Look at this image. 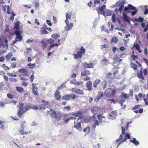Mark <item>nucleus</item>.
Returning a JSON list of instances; mask_svg holds the SVG:
<instances>
[{
	"instance_id": "1",
	"label": "nucleus",
	"mask_w": 148,
	"mask_h": 148,
	"mask_svg": "<svg viewBox=\"0 0 148 148\" xmlns=\"http://www.w3.org/2000/svg\"><path fill=\"white\" fill-rule=\"evenodd\" d=\"M51 37L53 39L50 38L48 40V42L50 45L49 49V50L54 47L59 46L61 44L59 38L60 37L59 35L57 34H52Z\"/></svg>"
},
{
	"instance_id": "2",
	"label": "nucleus",
	"mask_w": 148,
	"mask_h": 148,
	"mask_svg": "<svg viewBox=\"0 0 148 148\" xmlns=\"http://www.w3.org/2000/svg\"><path fill=\"white\" fill-rule=\"evenodd\" d=\"M49 112H50V114L51 117L56 122H58L62 119L63 115L61 112H56L54 110L52 109H50L49 111H47V115L49 114Z\"/></svg>"
},
{
	"instance_id": "3",
	"label": "nucleus",
	"mask_w": 148,
	"mask_h": 148,
	"mask_svg": "<svg viewBox=\"0 0 148 148\" xmlns=\"http://www.w3.org/2000/svg\"><path fill=\"white\" fill-rule=\"evenodd\" d=\"M22 33L21 30H15L14 32V34L16 35L15 39L13 41L12 44H14L17 42L21 41L23 37L21 35V33Z\"/></svg>"
},
{
	"instance_id": "4",
	"label": "nucleus",
	"mask_w": 148,
	"mask_h": 148,
	"mask_svg": "<svg viewBox=\"0 0 148 148\" xmlns=\"http://www.w3.org/2000/svg\"><path fill=\"white\" fill-rule=\"evenodd\" d=\"M116 90L109 88L106 89L104 92V95L107 97H114L116 94Z\"/></svg>"
},
{
	"instance_id": "5",
	"label": "nucleus",
	"mask_w": 148,
	"mask_h": 148,
	"mask_svg": "<svg viewBox=\"0 0 148 148\" xmlns=\"http://www.w3.org/2000/svg\"><path fill=\"white\" fill-rule=\"evenodd\" d=\"M132 10L134 11H132L131 13V15L132 16H134L138 12V10L135 7H134L131 4L128 5L127 7H125L124 9V11L125 12L127 11V12H130L128 10Z\"/></svg>"
},
{
	"instance_id": "6",
	"label": "nucleus",
	"mask_w": 148,
	"mask_h": 148,
	"mask_svg": "<svg viewBox=\"0 0 148 148\" xmlns=\"http://www.w3.org/2000/svg\"><path fill=\"white\" fill-rule=\"evenodd\" d=\"M125 3V0H122L121 1H118L116 3V5L117 7H119V9L116 8L115 9V11L116 12H118L119 11L120 13L122 12L123 8L124 7V4Z\"/></svg>"
},
{
	"instance_id": "7",
	"label": "nucleus",
	"mask_w": 148,
	"mask_h": 148,
	"mask_svg": "<svg viewBox=\"0 0 148 148\" xmlns=\"http://www.w3.org/2000/svg\"><path fill=\"white\" fill-rule=\"evenodd\" d=\"M80 49L81 51H78L76 54H74V58L75 59L82 58L83 54H84L85 53L86 50L83 46H81Z\"/></svg>"
},
{
	"instance_id": "8",
	"label": "nucleus",
	"mask_w": 148,
	"mask_h": 148,
	"mask_svg": "<svg viewBox=\"0 0 148 148\" xmlns=\"http://www.w3.org/2000/svg\"><path fill=\"white\" fill-rule=\"evenodd\" d=\"M76 97V96L73 93L71 94H67L63 96L62 97V100L66 101H69L71 99H75Z\"/></svg>"
},
{
	"instance_id": "9",
	"label": "nucleus",
	"mask_w": 148,
	"mask_h": 148,
	"mask_svg": "<svg viewBox=\"0 0 148 148\" xmlns=\"http://www.w3.org/2000/svg\"><path fill=\"white\" fill-rule=\"evenodd\" d=\"M119 73L118 70H116L112 74L111 72H108L106 75V79H110L112 80L115 78L116 74Z\"/></svg>"
},
{
	"instance_id": "10",
	"label": "nucleus",
	"mask_w": 148,
	"mask_h": 148,
	"mask_svg": "<svg viewBox=\"0 0 148 148\" xmlns=\"http://www.w3.org/2000/svg\"><path fill=\"white\" fill-rule=\"evenodd\" d=\"M132 110L136 113H142L143 111V109L142 108H140V106L138 105H136L133 107L132 108Z\"/></svg>"
},
{
	"instance_id": "11",
	"label": "nucleus",
	"mask_w": 148,
	"mask_h": 148,
	"mask_svg": "<svg viewBox=\"0 0 148 148\" xmlns=\"http://www.w3.org/2000/svg\"><path fill=\"white\" fill-rule=\"evenodd\" d=\"M38 88L36 86L35 84H32V90L33 94L36 96H38L39 93L37 91Z\"/></svg>"
},
{
	"instance_id": "12",
	"label": "nucleus",
	"mask_w": 148,
	"mask_h": 148,
	"mask_svg": "<svg viewBox=\"0 0 148 148\" xmlns=\"http://www.w3.org/2000/svg\"><path fill=\"white\" fill-rule=\"evenodd\" d=\"M71 90L72 92L79 95H82L84 94V92L82 90L77 88H72Z\"/></svg>"
},
{
	"instance_id": "13",
	"label": "nucleus",
	"mask_w": 148,
	"mask_h": 148,
	"mask_svg": "<svg viewBox=\"0 0 148 148\" xmlns=\"http://www.w3.org/2000/svg\"><path fill=\"white\" fill-rule=\"evenodd\" d=\"M82 65L84 67L86 68H93L94 67L92 63H88L86 62H85L82 63Z\"/></svg>"
},
{
	"instance_id": "14",
	"label": "nucleus",
	"mask_w": 148,
	"mask_h": 148,
	"mask_svg": "<svg viewBox=\"0 0 148 148\" xmlns=\"http://www.w3.org/2000/svg\"><path fill=\"white\" fill-rule=\"evenodd\" d=\"M3 77L5 80L7 82L8 81L9 79L11 82H15L18 81L17 79L15 78H9L8 79L7 76L5 75H3Z\"/></svg>"
},
{
	"instance_id": "15",
	"label": "nucleus",
	"mask_w": 148,
	"mask_h": 148,
	"mask_svg": "<svg viewBox=\"0 0 148 148\" xmlns=\"http://www.w3.org/2000/svg\"><path fill=\"white\" fill-rule=\"evenodd\" d=\"M18 72L22 74V75L26 76L28 74V71L24 68H21L18 70Z\"/></svg>"
},
{
	"instance_id": "16",
	"label": "nucleus",
	"mask_w": 148,
	"mask_h": 148,
	"mask_svg": "<svg viewBox=\"0 0 148 148\" xmlns=\"http://www.w3.org/2000/svg\"><path fill=\"white\" fill-rule=\"evenodd\" d=\"M130 139V135L127 133H126L124 136V138L122 141L119 142L117 147V148L119 145L123 142H125L127 139Z\"/></svg>"
},
{
	"instance_id": "17",
	"label": "nucleus",
	"mask_w": 148,
	"mask_h": 148,
	"mask_svg": "<svg viewBox=\"0 0 148 148\" xmlns=\"http://www.w3.org/2000/svg\"><path fill=\"white\" fill-rule=\"evenodd\" d=\"M54 96L55 99L58 101H60L61 98V96L60 95V93L59 91H57L55 92L54 94Z\"/></svg>"
},
{
	"instance_id": "18",
	"label": "nucleus",
	"mask_w": 148,
	"mask_h": 148,
	"mask_svg": "<svg viewBox=\"0 0 148 148\" xmlns=\"http://www.w3.org/2000/svg\"><path fill=\"white\" fill-rule=\"evenodd\" d=\"M133 47L138 51L139 53H141L142 52V50L141 49L140 46L139 44L134 42V44Z\"/></svg>"
},
{
	"instance_id": "19",
	"label": "nucleus",
	"mask_w": 148,
	"mask_h": 148,
	"mask_svg": "<svg viewBox=\"0 0 148 148\" xmlns=\"http://www.w3.org/2000/svg\"><path fill=\"white\" fill-rule=\"evenodd\" d=\"M70 83L71 84H74L75 86H78L79 85H82L83 82H77L75 79L71 80Z\"/></svg>"
},
{
	"instance_id": "20",
	"label": "nucleus",
	"mask_w": 148,
	"mask_h": 148,
	"mask_svg": "<svg viewBox=\"0 0 148 148\" xmlns=\"http://www.w3.org/2000/svg\"><path fill=\"white\" fill-rule=\"evenodd\" d=\"M97 117L100 122L101 123L106 122L105 118L104 116H102L101 115H97Z\"/></svg>"
},
{
	"instance_id": "21",
	"label": "nucleus",
	"mask_w": 148,
	"mask_h": 148,
	"mask_svg": "<svg viewBox=\"0 0 148 148\" xmlns=\"http://www.w3.org/2000/svg\"><path fill=\"white\" fill-rule=\"evenodd\" d=\"M90 74V72L89 71L86 70L84 71L81 73V75L82 76H83L89 75Z\"/></svg>"
},
{
	"instance_id": "22",
	"label": "nucleus",
	"mask_w": 148,
	"mask_h": 148,
	"mask_svg": "<svg viewBox=\"0 0 148 148\" xmlns=\"http://www.w3.org/2000/svg\"><path fill=\"white\" fill-rule=\"evenodd\" d=\"M74 127L79 131H82V129L80 123H77L76 124L74 125Z\"/></svg>"
},
{
	"instance_id": "23",
	"label": "nucleus",
	"mask_w": 148,
	"mask_h": 148,
	"mask_svg": "<svg viewBox=\"0 0 148 148\" xmlns=\"http://www.w3.org/2000/svg\"><path fill=\"white\" fill-rule=\"evenodd\" d=\"M116 115V111H112L111 112V114L109 115V116L112 117V118H110V119H115Z\"/></svg>"
},
{
	"instance_id": "24",
	"label": "nucleus",
	"mask_w": 148,
	"mask_h": 148,
	"mask_svg": "<svg viewBox=\"0 0 148 148\" xmlns=\"http://www.w3.org/2000/svg\"><path fill=\"white\" fill-rule=\"evenodd\" d=\"M92 82L91 81H88L86 83V85L88 90H90L92 89Z\"/></svg>"
},
{
	"instance_id": "25",
	"label": "nucleus",
	"mask_w": 148,
	"mask_h": 148,
	"mask_svg": "<svg viewBox=\"0 0 148 148\" xmlns=\"http://www.w3.org/2000/svg\"><path fill=\"white\" fill-rule=\"evenodd\" d=\"M42 102L43 103V104H41L39 107V110H40L45 109L46 108V104L47 103L46 101L44 100H42Z\"/></svg>"
},
{
	"instance_id": "26",
	"label": "nucleus",
	"mask_w": 148,
	"mask_h": 148,
	"mask_svg": "<svg viewBox=\"0 0 148 148\" xmlns=\"http://www.w3.org/2000/svg\"><path fill=\"white\" fill-rule=\"evenodd\" d=\"M12 56V52H9L5 56V58L6 61H10Z\"/></svg>"
},
{
	"instance_id": "27",
	"label": "nucleus",
	"mask_w": 148,
	"mask_h": 148,
	"mask_svg": "<svg viewBox=\"0 0 148 148\" xmlns=\"http://www.w3.org/2000/svg\"><path fill=\"white\" fill-rule=\"evenodd\" d=\"M99 95L97 96V97H96L95 99V101L97 102L100 99H101L102 97L103 96V92H99Z\"/></svg>"
},
{
	"instance_id": "28",
	"label": "nucleus",
	"mask_w": 148,
	"mask_h": 148,
	"mask_svg": "<svg viewBox=\"0 0 148 148\" xmlns=\"http://www.w3.org/2000/svg\"><path fill=\"white\" fill-rule=\"evenodd\" d=\"M137 77L140 79L144 80V78L143 75L142 71L141 69L140 72L137 74Z\"/></svg>"
},
{
	"instance_id": "29",
	"label": "nucleus",
	"mask_w": 148,
	"mask_h": 148,
	"mask_svg": "<svg viewBox=\"0 0 148 148\" xmlns=\"http://www.w3.org/2000/svg\"><path fill=\"white\" fill-rule=\"evenodd\" d=\"M16 89L18 92L22 93L24 91V90L23 88L21 87L16 86Z\"/></svg>"
},
{
	"instance_id": "30",
	"label": "nucleus",
	"mask_w": 148,
	"mask_h": 148,
	"mask_svg": "<svg viewBox=\"0 0 148 148\" xmlns=\"http://www.w3.org/2000/svg\"><path fill=\"white\" fill-rule=\"evenodd\" d=\"M25 111L18 110L17 113V115L19 118H21L22 115L25 112Z\"/></svg>"
},
{
	"instance_id": "31",
	"label": "nucleus",
	"mask_w": 148,
	"mask_h": 148,
	"mask_svg": "<svg viewBox=\"0 0 148 148\" xmlns=\"http://www.w3.org/2000/svg\"><path fill=\"white\" fill-rule=\"evenodd\" d=\"M73 23H71L66 25V26L65 27V29L66 31L69 30L73 27Z\"/></svg>"
},
{
	"instance_id": "32",
	"label": "nucleus",
	"mask_w": 148,
	"mask_h": 148,
	"mask_svg": "<svg viewBox=\"0 0 148 148\" xmlns=\"http://www.w3.org/2000/svg\"><path fill=\"white\" fill-rule=\"evenodd\" d=\"M83 113L81 111H79L76 112H72V115L75 116V117H77L80 116L81 114Z\"/></svg>"
},
{
	"instance_id": "33",
	"label": "nucleus",
	"mask_w": 148,
	"mask_h": 148,
	"mask_svg": "<svg viewBox=\"0 0 148 148\" xmlns=\"http://www.w3.org/2000/svg\"><path fill=\"white\" fill-rule=\"evenodd\" d=\"M100 82V80L99 79H97L95 80L93 82V86L94 88H96L98 84Z\"/></svg>"
},
{
	"instance_id": "34",
	"label": "nucleus",
	"mask_w": 148,
	"mask_h": 148,
	"mask_svg": "<svg viewBox=\"0 0 148 148\" xmlns=\"http://www.w3.org/2000/svg\"><path fill=\"white\" fill-rule=\"evenodd\" d=\"M136 140V139L135 138H133V140H130V141L133 143L134 144L136 145H139V142Z\"/></svg>"
},
{
	"instance_id": "35",
	"label": "nucleus",
	"mask_w": 148,
	"mask_h": 148,
	"mask_svg": "<svg viewBox=\"0 0 148 148\" xmlns=\"http://www.w3.org/2000/svg\"><path fill=\"white\" fill-rule=\"evenodd\" d=\"M130 65L131 68L134 70H136L137 69V66L136 64L131 62L130 63Z\"/></svg>"
},
{
	"instance_id": "36",
	"label": "nucleus",
	"mask_w": 148,
	"mask_h": 148,
	"mask_svg": "<svg viewBox=\"0 0 148 148\" xmlns=\"http://www.w3.org/2000/svg\"><path fill=\"white\" fill-rule=\"evenodd\" d=\"M124 54H117L116 55L114 58V60H116L119 58H121Z\"/></svg>"
},
{
	"instance_id": "37",
	"label": "nucleus",
	"mask_w": 148,
	"mask_h": 148,
	"mask_svg": "<svg viewBox=\"0 0 148 148\" xmlns=\"http://www.w3.org/2000/svg\"><path fill=\"white\" fill-rule=\"evenodd\" d=\"M94 124L92 126V128H93L95 129L96 127V126H99V123L98 121L97 120H95L94 121Z\"/></svg>"
},
{
	"instance_id": "38",
	"label": "nucleus",
	"mask_w": 148,
	"mask_h": 148,
	"mask_svg": "<svg viewBox=\"0 0 148 148\" xmlns=\"http://www.w3.org/2000/svg\"><path fill=\"white\" fill-rule=\"evenodd\" d=\"M48 32L46 31V29L43 28H40V34H47Z\"/></svg>"
},
{
	"instance_id": "39",
	"label": "nucleus",
	"mask_w": 148,
	"mask_h": 148,
	"mask_svg": "<svg viewBox=\"0 0 148 148\" xmlns=\"http://www.w3.org/2000/svg\"><path fill=\"white\" fill-rule=\"evenodd\" d=\"M14 29L17 30L19 29L20 28L19 21H17L16 22L15 24V26H14Z\"/></svg>"
},
{
	"instance_id": "40",
	"label": "nucleus",
	"mask_w": 148,
	"mask_h": 148,
	"mask_svg": "<svg viewBox=\"0 0 148 148\" xmlns=\"http://www.w3.org/2000/svg\"><path fill=\"white\" fill-rule=\"evenodd\" d=\"M19 106V109L18 110L20 111H24V108H23V103H20L19 105L17 106V107Z\"/></svg>"
},
{
	"instance_id": "41",
	"label": "nucleus",
	"mask_w": 148,
	"mask_h": 148,
	"mask_svg": "<svg viewBox=\"0 0 148 148\" xmlns=\"http://www.w3.org/2000/svg\"><path fill=\"white\" fill-rule=\"evenodd\" d=\"M101 62L103 64L107 65L109 63V60L105 58H104L101 60Z\"/></svg>"
},
{
	"instance_id": "42",
	"label": "nucleus",
	"mask_w": 148,
	"mask_h": 148,
	"mask_svg": "<svg viewBox=\"0 0 148 148\" xmlns=\"http://www.w3.org/2000/svg\"><path fill=\"white\" fill-rule=\"evenodd\" d=\"M71 107L70 106H65L63 107V110L64 111H69L71 110Z\"/></svg>"
},
{
	"instance_id": "43",
	"label": "nucleus",
	"mask_w": 148,
	"mask_h": 148,
	"mask_svg": "<svg viewBox=\"0 0 148 148\" xmlns=\"http://www.w3.org/2000/svg\"><path fill=\"white\" fill-rule=\"evenodd\" d=\"M7 75L10 77H16L17 76L16 74H12V73H7Z\"/></svg>"
},
{
	"instance_id": "44",
	"label": "nucleus",
	"mask_w": 148,
	"mask_h": 148,
	"mask_svg": "<svg viewBox=\"0 0 148 148\" xmlns=\"http://www.w3.org/2000/svg\"><path fill=\"white\" fill-rule=\"evenodd\" d=\"M21 130H19V132L21 135H25L28 134L27 132H25L24 131V129H20Z\"/></svg>"
},
{
	"instance_id": "45",
	"label": "nucleus",
	"mask_w": 148,
	"mask_h": 148,
	"mask_svg": "<svg viewBox=\"0 0 148 148\" xmlns=\"http://www.w3.org/2000/svg\"><path fill=\"white\" fill-rule=\"evenodd\" d=\"M118 41V39L115 36H114L111 39V42H114V43H116Z\"/></svg>"
},
{
	"instance_id": "46",
	"label": "nucleus",
	"mask_w": 148,
	"mask_h": 148,
	"mask_svg": "<svg viewBox=\"0 0 148 148\" xmlns=\"http://www.w3.org/2000/svg\"><path fill=\"white\" fill-rule=\"evenodd\" d=\"M90 128L89 127H88L85 128L83 130V132H86L87 134L90 131Z\"/></svg>"
},
{
	"instance_id": "47",
	"label": "nucleus",
	"mask_w": 148,
	"mask_h": 148,
	"mask_svg": "<svg viewBox=\"0 0 148 148\" xmlns=\"http://www.w3.org/2000/svg\"><path fill=\"white\" fill-rule=\"evenodd\" d=\"M66 18L68 19H70L71 17L72 13L71 12H69L68 13H66Z\"/></svg>"
},
{
	"instance_id": "48",
	"label": "nucleus",
	"mask_w": 148,
	"mask_h": 148,
	"mask_svg": "<svg viewBox=\"0 0 148 148\" xmlns=\"http://www.w3.org/2000/svg\"><path fill=\"white\" fill-rule=\"evenodd\" d=\"M16 62H12V63L10 66V68H11V69H14L16 68Z\"/></svg>"
},
{
	"instance_id": "49",
	"label": "nucleus",
	"mask_w": 148,
	"mask_h": 148,
	"mask_svg": "<svg viewBox=\"0 0 148 148\" xmlns=\"http://www.w3.org/2000/svg\"><path fill=\"white\" fill-rule=\"evenodd\" d=\"M66 87V85L64 83L62 84L58 88L57 90L59 91V89H62L63 88H65Z\"/></svg>"
},
{
	"instance_id": "50",
	"label": "nucleus",
	"mask_w": 148,
	"mask_h": 148,
	"mask_svg": "<svg viewBox=\"0 0 148 148\" xmlns=\"http://www.w3.org/2000/svg\"><path fill=\"white\" fill-rule=\"evenodd\" d=\"M11 14V15L10 17V19L11 21H13L14 19V17L15 16L16 14L13 11L12 12Z\"/></svg>"
},
{
	"instance_id": "51",
	"label": "nucleus",
	"mask_w": 148,
	"mask_h": 148,
	"mask_svg": "<svg viewBox=\"0 0 148 148\" xmlns=\"http://www.w3.org/2000/svg\"><path fill=\"white\" fill-rule=\"evenodd\" d=\"M27 65L28 66L30 67V68L31 69H33L36 66L35 63L32 64L31 63H29Z\"/></svg>"
},
{
	"instance_id": "52",
	"label": "nucleus",
	"mask_w": 148,
	"mask_h": 148,
	"mask_svg": "<svg viewBox=\"0 0 148 148\" xmlns=\"http://www.w3.org/2000/svg\"><path fill=\"white\" fill-rule=\"evenodd\" d=\"M25 124V121H23L21 125L20 129H24Z\"/></svg>"
},
{
	"instance_id": "53",
	"label": "nucleus",
	"mask_w": 148,
	"mask_h": 148,
	"mask_svg": "<svg viewBox=\"0 0 148 148\" xmlns=\"http://www.w3.org/2000/svg\"><path fill=\"white\" fill-rule=\"evenodd\" d=\"M125 101V100L124 99H121L119 101V103L121 105V106H123V103Z\"/></svg>"
},
{
	"instance_id": "54",
	"label": "nucleus",
	"mask_w": 148,
	"mask_h": 148,
	"mask_svg": "<svg viewBox=\"0 0 148 148\" xmlns=\"http://www.w3.org/2000/svg\"><path fill=\"white\" fill-rule=\"evenodd\" d=\"M18 76L19 77H20L19 78V79L22 81H27V79L25 78V77H21V75H18Z\"/></svg>"
},
{
	"instance_id": "55",
	"label": "nucleus",
	"mask_w": 148,
	"mask_h": 148,
	"mask_svg": "<svg viewBox=\"0 0 148 148\" xmlns=\"http://www.w3.org/2000/svg\"><path fill=\"white\" fill-rule=\"evenodd\" d=\"M135 20L136 21H139L140 22H142L144 20L143 18L141 17H139L138 19L135 18Z\"/></svg>"
},
{
	"instance_id": "56",
	"label": "nucleus",
	"mask_w": 148,
	"mask_h": 148,
	"mask_svg": "<svg viewBox=\"0 0 148 148\" xmlns=\"http://www.w3.org/2000/svg\"><path fill=\"white\" fill-rule=\"evenodd\" d=\"M112 20L113 22L115 23L116 22L115 15L114 13H113L112 15Z\"/></svg>"
},
{
	"instance_id": "57",
	"label": "nucleus",
	"mask_w": 148,
	"mask_h": 148,
	"mask_svg": "<svg viewBox=\"0 0 148 148\" xmlns=\"http://www.w3.org/2000/svg\"><path fill=\"white\" fill-rule=\"evenodd\" d=\"M123 16L124 20L127 21V22L129 21V18L127 15H125V14L123 13Z\"/></svg>"
},
{
	"instance_id": "58",
	"label": "nucleus",
	"mask_w": 148,
	"mask_h": 148,
	"mask_svg": "<svg viewBox=\"0 0 148 148\" xmlns=\"http://www.w3.org/2000/svg\"><path fill=\"white\" fill-rule=\"evenodd\" d=\"M147 98H145L144 101L145 103V105L146 106L148 105V94L147 95Z\"/></svg>"
},
{
	"instance_id": "59",
	"label": "nucleus",
	"mask_w": 148,
	"mask_h": 148,
	"mask_svg": "<svg viewBox=\"0 0 148 148\" xmlns=\"http://www.w3.org/2000/svg\"><path fill=\"white\" fill-rule=\"evenodd\" d=\"M144 53L145 55L147 56H148V53L147 52V47L144 49Z\"/></svg>"
},
{
	"instance_id": "60",
	"label": "nucleus",
	"mask_w": 148,
	"mask_h": 148,
	"mask_svg": "<svg viewBox=\"0 0 148 148\" xmlns=\"http://www.w3.org/2000/svg\"><path fill=\"white\" fill-rule=\"evenodd\" d=\"M121 131H122V134L124 135L125 134V130L124 127L123 126H121Z\"/></svg>"
},
{
	"instance_id": "61",
	"label": "nucleus",
	"mask_w": 148,
	"mask_h": 148,
	"mask_svg": "<svg viewBox=\"0 0 148 148\" xmlns=\"http://www.w3.org/2000/svg\"><path fill=\"white\" fill-rule=\"evenodd\" d=\"M11 9L10 7V6L9 5H8L7 6V13L8 14H11Z\"/></svg>"
},
{
	"instance_id": "62",
	"label": "nucleus",
	"mask_w": 148,
	"mask_h": 148,
	"mask_svg": "<svg viewBox=\"0 0 148 148\" xmlns=\"http://www.w3.org/2000/svg\"><path fill=\"white\" fill-rule=\"evenodd\" d=\"M93 1L95 6L97 4H99L100 3L99 0H94Z\"/></svg>"
},
{
	"instance_id": "63",
	"label": "nucleus",
	"mask_w": 148,
	"mask_h": 148,
	"mask_svg": "<svg viewBox=\"0 0 148 148\" xmlns=\"http://www.w3.org/2000/svg\"><path fill=\"white\" fill-rule=\"evenodd\" d=\"M7 97L10 99H13V96L12 94L8 93L7 95Z\"/></svg>"
},
{
	"instance_id": "64",
	"label": "nucleus",
	"mask_w": 148,
	"mask_h": 148,
	"mask_svg": "<svg viewBox=\"0 0 148 148\" xmlns=\"http://www.w3.org/2000/svg\"><path fill=\"white\" fill-rule=\"evenodd\" d=\"M147 5H146L145 6V9L144 12L145 14H148V9L147 8Z\"/></svg>"
}]
</instances>
